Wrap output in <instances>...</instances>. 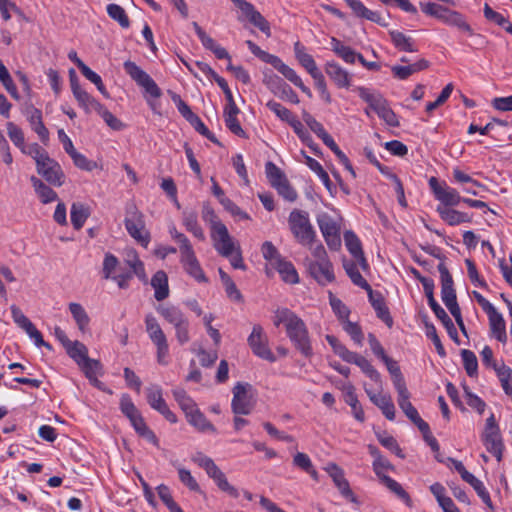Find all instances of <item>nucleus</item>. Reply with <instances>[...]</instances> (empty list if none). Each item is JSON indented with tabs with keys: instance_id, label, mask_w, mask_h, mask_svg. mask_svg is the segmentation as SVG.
<instances>
[{
	"instance_id": "nucleus-1",
	"label": "nucleus",
	"mask_w": 512,
	"mask_h": 512,
	"mask_svg": "<svg viewBox=\"0 0 512 512\" xmlns=\"http://www.w3.org/2000/svg\"><path fill=\"white\" fill-rule=\"evenodd\" d=\"M281 324L285 326L287 336L295 349L305 358H311L314 353L305 322L290 309L283 308L278 309L274 316V325L278 327Z\"/></svg>"
},
{
	"instance_id": "nucleus-2",
	"label": "nucleus",
	"mask_w": 512,
	"mask_h": 512,
	"mask_svg": "<svg viewBox=\"0 0 512 512\" xmlns=\"http://www.w3.org/2000/svg\"><path fill=\"white\" fill-rule=\"evenodd\" d=\"M168 232L171 239L179 246L180 263L182 264L185 272L193 277L197 282H208V278L201 268L188 237L184 233L178 231L174 224L169 225Z\"/></svg>"
},
{
	"instance_id": "nucleus-3",
	"label": "nucleus",
	"mask_w": 512,
	"mask_h": 512,
	"mask_svg": "<svg viewBox=\"0 0 512 512\" xmlns=\"http://www.w3.org/2000/svg\"><path fill=\"white\" fill-rule=\"evenodd\" d=\"M288 225L292 235L299 244L308 248L312 247V244L315 243L316 240V231L306 211L299 209L292 210L288 217Z\"/></svg>"
},
{
	"instance_id": "nucleus-4",
	"label": "nucleus",
	"mask_w": 512,
	"mask_h": 512,
	"mask_svg": "<svg viewBox=\"0 0 512 512\" xmlns=\"http://www.w3.org/2000/svg\"><path fill=\"white\" fill-rule=\"evenodd\" d=\"M420 8L426 15L435 17L443 23L456 27L460 31L467 33L469 36L474 35V31L466 21L465 17L458 11L451 10L437 3H420Z\"/></svg>"
},
{
	"instance_id": "nucleus-5",
	"label": "nucleus",
	"mask_w": 512,
	"mask_h": 512,
	"mask_svg": "<svg viewBox=\"0 0 512 512\" xmlns=\"http://www.w3.org/2000/svg\"><path fill=\"white\" fill-rule=\"evenodd\" d=\"M120 410L129 419L131 425L138 433L139 436L145 438L147 441L155 446H159V440L155 433L147 426L140 411L134 405L131 397L128 394H123L120 399Z\"/></svg>"
},
{
	"instance_id": "nucleus-6",
	"label": "nucleus",
	"mask_w": 512,
	"mask_h": 512,
	"mask_svg": "<svg viewBox=\"0 0 512 512\" xmlns=\"http://www.w3.org/2000/svg\"><path fill=\"white\" fill-rule=\"evenodd\" d=\"M360 98L365 101L369 107L377 113V115L383 119L389 126L398 127L399 121L396 114L388 106V103L384 97L378 92H372L368 88L359 86L355 89Z\"/></svg>"
},
{
	"instance_id": "nucleus-7",
	"label": "nucleus",
	"mask_w": 512,
	"mask_h": 512,
	"mask_svg": "<svg viewBox=\"0 0 512 512\" xmlns=\"http://www.w3.org/2000/svg\"><path fill=\"white\" fill-rule=\"evenodd\" d=\"M124 224L128 234L134 240L145 248L149 245L151 237L145 227L144 215L133 203L126 206Z\"/></svg>"
},
{
	"instance_id": "nucleus-8",
	"label": "nucleus",
	"mask_w": 512,
	"mask_h": 512,
	"mask_svg": "<svg viewBox=\"0 0 512 512\" xmlns=\"http://www.w3.org/2000/svg\"><path fill=\"white\" fill-rule=\"evenodd\" d=\"M145 327L151 342L156 347L157 362L163 366L168 365L169 344L167 336L153 314L149 313L145 316Z\"/></svg>"
},
{
	"instance_id": "nucleus-9",
	"label": "nucleus",
	"mask_w": 512,
	"mask_h": 512,
	"mask_svg": "<svg viewBox=\"0 0 512 512\" xmlns=\"http://www.w3.org/2000/svg\"><path fill=\"white\" fill-rule=\"evenodd\" d=\"M193 461L206 471L208 476L214 480L221 491L227 493L233 498L239 497L238 490L228 482L225 474L210 457L202 453H198L193 458Z\"/></svg>"
},
{
	"instance_id": "nucleus-10",
	"label": "nucleus",
	"mask_w": 512,
	"mask_h": 512,
	"mask_svg": "<svg viewBox=\"0 0 512 512\" xmlns=\"http://www.w3.org/2000/svg\"><path fill=\"white\" fill-rule=\"evenodd\" d=\"M249 383L238 382L233 388L231 408L236 415H248L254 408V400Z\"/></svg>"
},
{
	"instance_id": "nucleus-11",
	"label": "nucleus",
	"mask_w": 512,
	"mask_h": 512,
	"mask_svg": "<svg viewBox=\"0 0 512 512\" xmlns=\"http://www.w3.org/2000/svg\"><path fill=\"white\" fill-rule=\"evenodd\" d=\"M316 220L327 246L331 250H339L341 247L339 224L325 212L318 214Z\"/></svg>"
},
{
	"instance_id": "nucleus-12",
	"label": "nucleus",
	"mask_w": 512,
	"mask_h": 512,
	"mask_svg": "<svg viewBox=\"0 0 512 512\" xmlns=\"http://www.w3.org/2000/svg\"><path fill=\"white\" fill-rule=\"evenodd\" d=\"M254 355L271 363L276 361L275 355L268 346V337L260 324H255L247 339Z\"/></svg>"
},
{
	"instance_id": "nucleus-13",
	"label": "nucleus",
	"mask_w": 512,
	"mask_h": 512,
	"mask_svg": "<svg viewBox=\"0 0 512 512\" xmlns=\"http://www.w3.org/2000/svg\"><path fill=\"white\" fill-rule=\"evenodd\" d=\"M125 72L145 91L154 98H159L162 95L161 89L156 82L142 70L135 62L127 60L123 64Z\"/></svg>"
},
{
	"instance_id": "nucleus-14",
	"label": "nucleus",
	"mask_w": 512,
	"mask_h": 512,
	"mask_svg": "<svg viewBox=\"0 0 512 512\" xmlns=\"http://www.w3.org/2000/svg\"><path fill=\"white\" fill-rule=\"evenodd\" d=\"M262 61L273 66L278 72H280L288 81L298 87L304 94L309 98L312 97V92L307 87L301 77L296 73L294 69L286 65L278 56L266 52Z\"/></svg>"
},
{
	"instance_id": "nucleus-15",
	"label": "nucleus",
	"mask_w": 512,
	"mask_h": 512,
	"mask_svg": "<svg viewBox=\"0 0 512 512\" xmlns=\"http://www.w3.org/2000/svg\"><path fill=\"white\" fill-rule=\"evenodd\" d=\"M429 187L435 198L443 205L442 207H453L463 202L464 198L456 189L450 187L446 182H439L436 177L429 179Z\"/></svg>"
},
{
	"instance_id": "nucleus-16",
	"label": "nucleus",
	"mask_w": 512,
	"mask_h": 512,
	"mask_svg": "<svg viewBox=\"0 0 512 512\" xmlns=\"http://www.w3.org/2000/svg\"><path fill=\"white\" fill-rule=\"evenodd\" d=\"M264 84L275 95L291 103L298 104V95L293 89L279 76L275 74L265 75Z\"/></svg>"
},
{
	"instance_id": "nucleus-17",
	"label": "nucleus",
	"mask_w": 512,
	"mask_h": 512,
	"mask_svg": "<svg viewBox=\"0 0 512 512\" xmlns=\"http://www.w3.org/2000/svg\"><path fill=\"white\" fill-rule=\"evenodd\" d=\"M213 241V247L224 258L232 256V253L240 247L230 236L227 227L218 228V230L210 233Z\"/></svg>"
},
{
	"instance_id": "nucleus-18",
	"label": "nucleus",
	"mask_w": 512,
	"mask_h": 512,
	"mask_svg": "<svg viewBox=\"0 0 512 512\" xmlns=\"http://www.w3.org/2000/svg\"><path fill=\"white\" fill-rule=\"evenodd\" d=\"M37 172L53 186H61L64 183L65 175L60 164L48 156L40 165L36 166Z\"/></svg>"
},
{
	"instance_id": "nucleus-19",
	"label": "nucleus",
	"mask_w": 512,
	"mask_h": 512,
	"mask_svg": "<svg viewBox=\"0 0 512 512\" xmlns=\"http://www.w3.org/2000/svg\"><path fill=\"white\" fill-rule=\"evenodd\" d=\"M308 271L310 275L320 284L327 285L335 280L333 265L330 260L309 261Z\"/></svg>"
},
{
	"instance_id": "nucleus-20",
	"label": "nucleus",
	"mask_w": 512,
	"mask_h": 512,
	"mask_svg": "<svg viewBox=\"0 0 512 512\" xmlns=\"http://www.w3.org/2000/svg\"><path fill=\"white\" fill-rule=\"evenodd\" d=\"M325 470L332 478L335 486L339 489L340 493L348 498L351 502L357 503V498L353 494L349 482L345 478L344 471L335 463H329Z\"/></svg>"
},
{
	"instance_id": "nucleus-21",
	"label": "nucleus",
	"mask_w": 512,
	"mask_h": 512,
	"mask_svg": "<svg viewBox=\"0 0 512 512\" xmlns=\"http://www.w3.org/2000/svg\"><path fill=\"white\" fill-rule=\"evenodd\" d=\"M398 393V405L407 416L418 428H426V422L420 417L417 409L410 402V393L407 388L397 391Z\"/></svg>"
},
{
	"instance_id": "nucleus-22",
	"label": "nucleus",
	"mask_w": 512,
	"mask_h": 512,
	"mask_svg": "<svg viewBox=\"0 0 512 512\" xmlns=\"http://www.w3.org/2000/svg\"><path fill=\"white\" fill-rule=\"evenodd\" d=\"M438 271L441 279V298L445 306L457 301L453 278L444 263H439Z\"/></svg>"
},
{
	"instance_id": "nucleus-23",
	"label": "nucleus",
	"mask_w": 512,
	"mask_h": 512,
	"mask_svg": "<svg viewBox=\"0 0 512 512\" xmlns=\"http://www.w3.org/2000/svg\"><path fill=\"white\" fill-rule=\"evenodd\" d=\"M368 293L369 301L374 308L377 317L381 319L388 327H392L393 319L390 315L389 309L386 306L385 300L380 292H374L370 287V290H366Z\"/></svg>"
},
{
	"instance_id": "nucleus-24",
	"label": "nucleus",
	"mask_w": 512,
	"mask_h": 512,
	"mask_svg": "<svg viewBox=\"0 0 512 512\" xmlns=\"http://www.w3.org/2000/svg\"><path fill=\"white\" fill-rule=\"evenodd\" d=\"M325 73L338 88H348L351 83V76L335 61H328L325 64Z\"/></svg>"
},
{
	"instance_id": "nucleus-25",
	"label": "nucleus",
	"mask_w": 512,
	"mask_h": 512,
	"mask_svg": "<svg viewBox=\"0 0 512 512\" xmlns=\"http://www.w3.org/2000/svg\"><path fill=\"white\" fill-rule=\"evenodd\" d=\"M241 11L249 19V21L262 31L267 37L271 36V29L269 22L257 11L250 2L241 3Z\"/></svg>"
},
{
	"instance_id": "nucleus-26",
	"label": "nucleus",
	"mask_w": 512,
	"mask_h": 512,
	"mask_svg": "<svg viewBox=\"0 0 512 512\" xmlns=\"http://www.w3.org/2000/svg\"><path fill=\"white\" fill-rule=\"evenodd\" d=\"M365 391L370 401L382 411L388 420L393 421L395 419V406L391 396L382 393L376 394L369 389H365Z\"/></svg>"
},
{
	"instance_id": "nucleus-27",
	"label": "nucleus",
	"mask_w": 512,
	"mask_h": 512,
	"mask_svg": "<svg viewBox=\"0 0 512 512\" xmlns=\"http://www.w3.org/2000/svg\"><path fill=\"white\" fill-rule=\"evenodd\" d=\"M27 118L33 131L39 136L43 143H46L49 139V131L42 121L41 111L31 106L27 109Z\"/></svg>"
},
{
	"instance_id": "nucleus-28",
	"label": "nucleus",
	"mask_w": 512,
	"mask_h": 512,
	"mask_svg": "<svg viewBox=\"0 0 512 512\" xmlns=\"http://www.w3.org/2000/svg\"><path fill=\"white\" fill-rule=\"evenodd\" d=\"M436 211L439 213L440 218L450 226L469 223L472 220L469 214L452 209L450 207L447 208L438 206Z\"/></svg>"
},
{
	"instance_id": "nucleus-29",
	"label": "nucleus",
	"mask_w": 512,
	"mask_h": 512,
	"mask_svg": "<svg viewBox=\"0 0 512 512\" xmlns=\"http://www.w3.org/2000/svg\"><path fill=\"white\" fill-rule=\"evenodd\" d=\"M182 224L185 229L200 241L205 240V234L198 222L197 212L194 210H184L182 212Z\"/></svg>"
},
{
	"instance_id": "nucleus-30",
	"label": "nucleus",
	"mask_w": 512,
	"mask_h": 512,
	"mask_svg": "<svg viewBox=\"0 0 512 512\" xmlns=\"http://www.w3.org/2000/svg\"><path fill=\"white\" fill-rule=\"evenodd\" d=\"M154 288V297L157 301H163L169 296L168 276L165 271L158 270L151 279Z\"/></svg>"
},
{
	"instance_id": "nucleus-31",
	"label": "nucleus",
	"mask_w": 512,
	"mask_h": 512,
	"mask_svg": "<svg viewBox=\"0 0 512 512\" xmlns=\"http://www.w3.org/2000/svg\"><path fill=\"white\" fill-rule=\"evenodd\" d=\"M124 263L134 271L135 276L143 283H147L148 278L145 272L144 263L140 260L135 249H129L125 253Z\"/></svg>"
},
{
	"instance_id": "nucleus-32",
	"label": "nucleus",
	"mask_w": 512,
	"mask_h": 512,
	"mask_svg": "<svg viewBox=\"0 0 512 512\" xmlns=\"http://www.w3.org/2000/svg\"><path fill=\"white\" fill-rule=\"evenodd\" d=\"M157 312L174 328L188 321V318L184 315V313L175 306L160 305L157 307Z\"/></svg>"
},
{
	"instance_id": "nucleus-33",
	"label": "nucleus",
	"mask_w": 512,
	"mask_h": 512,
	"mask_svg": "<svg viewBox=\"0 0 512 512\" xmlns=\"http://www.w3.org/2000/svg\"><path fill=\"white\" fill-rule=\"evenodd\" d=\"M344 1L351 8L353 13L357 17L370 20V21L378 23L380 25H385L384 23H382V18L380 16V14L366 8L361 1H359V0H344Z\"/></svg>"
},
{
	"instance_id": "nucleus-34",
	"label": "nucleus",
	"mask_w": 512,
	"mask_h": 512,
	"mask_svg": "<svg viewBox=\"0 0 512 512\" xmlns=\"http://www.w3.org/2000/svg\"><path fill=\"white\" fill-rule=\"evenodd\" d=\"M187 422L201 433H216L215 426L206 418V416L197 408L186 418Z\"/></svg>"
},
{
	"instance_id": "nucleus-35",
	"label": "nucleus",
	"mask_w": 512,
	"mask_h": 512,
	"mask_svg": "<svg viewBox=\"0 0 512 512\" xmlns=\"http://www.w3.org/2000/svg\"><path fill=\"white\" fill-rule=\"evenodd\" d=\"M294 53H295V57L298 60V62L300 63V65L310 75L319 71L314 58L312 57V55H310L306 52V48L299 41H297L294 44Z\"/></svg>"
},
{
	"instance_id": "nucleus-36",
	"label": "nucleus",
	"mask_w": 512,
	"mask_h": 512,
	"mask_svg": "<svg viewBox=\"0 0 512 512\" xmlns=\"http://www.w3.org/2000/svg\"><path fill=\"white\" fill-rule=\"evenodd\" d=\"M490 330L493 337L499 342L505 343L507 341L505 321L497 310L494 313L488 314Z\"/></svg>"
},
{
	"instance_id": "nucleus-37",
	"label": "nucleus",
	"mask_w": 512,
	"mask_h": 512,
	"mask_svg": "<svg viewBox=\"0 0 512 512\" xmlns=\"http://www.w3.org/2000/svg\"><path fill=\"white\" fill-rule=\"evenodd\" d=\"M429 67V62L426 59H420L417 62L407 66H393V75L401 80L407 79L412 74L423 71Z\"/></svg>"
},
{
	"instance_id": "nucleus-38",
	"label": "nucleus",
	"mask_w": 512,
	"mask_h": 512,
	"mask_svg": "<svg viewBox=\"0 0 512 512\" xmlns=\"http://www.w3.org/2000/svg\"><path fill=\"white\" fill-rule=\"evenodd\" d=\"M89 216L90 208L87 205L80 202L72 204L70 218L74 229L80 230Z\"/></svg>"
},
{
	"instance_id": "nucleus-39",
	"label": "nucleus",
	"mask_w": 512,
	"mask_h": 512,
	"mask_svg": "<svg viewBox=\"0 0 512 512\" xmlns=\"http://www.w3.org/2000/svg\"><path fill=\"white\" fill-rule=\"evenodd\" d=\"M173 397L175 401L178 403L179 407L185 414L187 418L188 415H191L194 410L198 408L195 401L187 394V392L183 388H175L172 390Z\"/></svg>"
},
{
	"instance_id": "nucleus-40",
	"label": "nucleus",
	"mask_w": 512,
	"mask_h": 512,
	"mask_svg": "<svg viewBox=\"0 0 512 512\" xmlns=\"http://www.w3.org/2000/svg\"><path fill=\"white\" fill-rule=\"evenodd\" d=\"M344 400L351 407L355 419L358 420L359 422H364L365 414L360 402L358 401L357 395L355 393V388L352 384H349L346 387Z\"/></svg>"
},
{
	"instance_id": "nucleus-41",
	"label": "nucleus",
	"mask_w": 512,
	"mask_h": 512,
	"mask_svg": "<svg viewBox=\"0 0 512 512\" xmlns=\"http://www.w3.org/2000/svg\"><path fill=\"white\" fill-rule=\"evenodd\" d=\"M331 49L337 56L349 64L355 63L360 54L356 53L351 47L344 45L335 37L331 38Z\"/></svg>"
},
{
	"instance_id": "nucleus-42",
	"label": "nucleus",
	"mask_w": 512,
	"mask_h": 512,
	"mask_svg": "<svg viewBox=\"0 0 512 512\" xmlns=\"http://www.w3.org/2000/svg\"><path fill=\"white\" fill-rule=\"evenodd\" d=\"M273 267L279 272L283 281L290 284L298 283V273L290 261H286L282 258L278 260V262H275Z\"/></svg>"
},
{
	"instance_id": "nucleus-43",
	"label": "nucleus",
	"mask_w": 512,
	"mask_h": 512,
	"mask_svg": "<svg viewBox=\"0 0 512 512\" xmlns=\"http://www.w3.org/2000/svg\"><path fill=\"white\" fill-rule=\"evenodd\" d=\"M379 481L382 485L389 489L390 492L394 493L399 499H401L406 505H412V500L409 494L396 480L392 479L388 475H383V477L380 478Z\"/></svg>"
},
{
	"instance_id": "nucleus-44",
	"label": "nucleus",
	"mask_w": 512,
	"mask_h": 512,
	"mask_svg": "<svg viewBox=\"0 0 512 512\" xmlns=\"http://www.w3.org/2000/svg\"><path fill=\"white\" fill-rule=\"evenodd\" d=\"M78 104L87 112L97 111L101 109L99 103L94 97L87 93L84 89L80 88L72 92Z\"/></svg>"
},
{
	"instance_id": "nucleus-45",
	"label": "nucleus",
	"mask_w": 512,
	"mask_h": 512,
	"mask_svg": "<svg viewBox=\"0 0 512 512\" xmlns=\"http://www.w3.org/2000/svg\"><path fill=\"white\" fill-rule=\"evenodd\" d=\"M30 180L42 203L47 204L57 199V193L39 178L32 176Z\"/></svg>"
},
{
	"instance_id": "nucleus-46",
	"label": "nucleus",
	"mask_w": 512,
	"mask_h": 512,
	"mask_svg": "<svg viewBox=\"0 0 512 512\" xmlns=\"http://www.w3.org/2000/svg\"><path fill=\"white\" fill-rule=\"evenodd\" d=\"M293 465L309 474L313 480H319L318 472L314 468V465L307 454L297 452L293 457Z\"/></svg>"
},
{
	"instance_id": "nucleus-47",
	"label": "nucleus",
	"mask_w": 512,
	"mask_h": 512,
	"mask_svg": "<svg viewBox=\"0 0 512 512\" xmlns=\"http://www.w3.org/2000/svg\"><path fill=\"white\" fill-rule=\"evenodd\" d=\"M69 311L72 314V317L76 322L79 330L85 332L90 323V318L83 306L79 303L71 302L69 304Z\"/></svg>"
},
{
	"instance_id": "nucleus-48",
	"label": "nucleus",
	"mask_w": 512,
	"mask_h": 512,
	"mask_svg": "<svg viewBox=\"0 0 512 512\" xmlns=\"http://www.w3.org/2000/svg\"><path fill=\"white\" fill-rule=\"evenodd\" d=\"M348 363H353L357 365L371 380L375 382L380 381V374L378 371L371 365V363L362 355L354 352Z\"/></svg>"
},
{
	"instance_id": "nucleus-49",
	"label": "nucleus",
	"mask_w": 512,
	"mask_h": 512,
	"mask_svg": "<svg viewBox=\"0 0 512 512\" xmlns=\"http://www.w3.org/2000/svg\"><path fill=\"white\" fill-rule=\"evenodd\" d=\"M389 35L394 46L400 51L416 52L417 48L414 46V41L411 37L406 36L404 33L399 31H390Z\"/></svg>"
},
{
	"instance_id": "nucleus-50",
	"label": "nucleus",
	"mask_w": 512,
	"mask_h": 512,
	"mask_svg": "<svg viewBox=\"0 0 512 512\" xmlns=\"http://www.w3.org/2000/svg\"><path fill=\"white\" fill-rule=\"evenodd\" d=\"M432 311L434 312L435 316L442 322V324L446 328L449 336L457 344H459V337H458L457 329H456L453 321L451 320V318L446 313V311L440 305L433 308Z\"/></svg>"
},
{
	"instance_id": "nucleus-51",
	"label": "nucleus",
	"mask_w": 512,
	"mask_h": 512,
	"mask_svg": "<svg viewBox=\"0 0 512 512\" xmlns=\"http://www.w3.org/2000/svg\"><path fill=\"white\" fill-rule=\"evenodd\" d=\"M482 440L486 449L496 457L498 462H500L502 460V452L504 447L501 434L482 436Z\"/></svg>"
},
{
	"instance_id": "nucleus-52",
	"label": "nucleus",
	"mask_w": 512,
	"mask_h": 512,
	"mask_svg": "<svg viewBox=\"0 0 512 512\" xmlns=\"http://www.w3.org/2000/svg\"><path fill=\"white\" fill-rule=\"evenodd\" d=\"M382 361L387 366V369L392 377V381L396 391L407 388L404 377L401 373L400 367L398 366L397 362L392 360L390 357H387L386 360Z\"/></svg>"
},
{
	"instance_id": "nucleus-53",
	"label": "nucleus",
	"mask_w": 512,
	"mask_h": 512,
	"mask_svg": "<svg viewBox=\"0 0 512 512\" xmlns=\"http://www.w3.org/2000/svg\"><path fill=\"white\" fill-rule=\"evenodd\" d=\"M146 398L150 407L156 411L161 410L167 404L163 398L162 389L157 385H152L146 389Z\"/></svg>"
},
{
	"instance_id": "nucleus-54",
	"label": "nucleus",
	"mask_w": 512,
	"mask_h": 512,
	"mask_svg": "<svg viewBox=\"0 0 512 512\" xmlns=\"http://www.w3.org/2000/svg\"><path fill=\"white\" fill-rule=\"evenodd\" d=\"M496 374L505 394L512 399V369L502 363L500 368L496 369Z\"/></svg>"
},
{
	"instance_id": "nucleus-55",
	"label": "nucleus",
	"mask_w": 512,
	"mask_h": 512,
	"mask_svg": "<svg viewBox=\"0 0 512 512\" xmlns=\"http://www.w3.org/2000/svg\"><path fill=\"white\" fill-rule=\"evenodd\" d=\"M67 354L78 364L80 365L88 358V349L87 347L79 342L72 341L71 345H68L66 348Z\"/></svg>"
},
{
	"instance_id": "nucleus-56",
	"label": "nucleus",
	"mask_w": 512,
	"mask_h": 512,
	"mask_svg": "<svg viewBox=\"0 0 512 512\" xmlns=\"http://www.w3.org/2000/svg\"><path fill=\"white\" fill-rule=\"evenodd\" d=\"M344 269L347 273V275L350 277L353 284L356 286L361 287L365 290H370L369 283L363 278V276L360 274L357 264L355 262H345L344 263Z\"/></svg>"
},
{
	"instance_id": "nucleus-57",
	"label": "nucleus",
	"mask_w": 512,
	"mask_h": 512,
	"mask_svg": "<svg viewBox=\"0 0 512 512\" xmlns=\"http://www.w3.org/2000/svg\"><path fill=\"white\" fill-rule=\"evenodd\" d=\"M106 10H107V14L109 15V17L111 19H113L114 21L118 22V24L122 28H129L130 20H129V17L123 7H121L118 4L112 3L107 6Z\"/></svg>"
},
{
	"instance_id": "nucleus-58",
	"label": "nucleus",
	"mask_w": 512,
	"mask_h": 512,
	"mask_svg": "<svg viewBox=\"0 0 512 512\" xmlns=\"http://www.w3.org/2000/svg\"><path fill=\"white\" fill-rule=\"evenodd\" d=\"M461 357L464 369L468 376L475 377L478 374V361L475 353L471 350L462 349Z\"/></svg>"
},
{
	"instance_id": "nucleus-59",
	"label": "nucleus",
	"mask_w": 512,
	"mask_h": 512,
	"mask_svg": "<svg viewBox=\"0 0 512 512\" xmlns=\"http://www.w3.org/2000/svg\"><path fill=\"white\" fill-rule=\"evenodd\" d=\"M202 219L210 227V233L224 228L225 225L220 221L214 209L209 204H204L202 208Z\"/></svg>"
},
{
	"instance_id": "nucleus-60",
	"label": "nucleus",
	"mask_w": 512,
	"mask_h": 512,
	"mask_svg": "<svg viewBox=\"0 0 512 512\" xmlns=\"http://www.w3.org/2000/svg\"><path fill=\"white\" fill-rule=\"evenodd\" d=\"M326 340L332 347L335 354H337L343 361L349 362L354 352L348 350L335 336L326 335Z\"/></svg>"
},
{
	"instance_id": "nucleus-61",
	"label": "nucleus",
	"mask_w": 512,
	"mask_h": 512,
	"mask_svg": "<svg viewBox=\"0 0 512 512\" xmlns=\"http://www.w3.org/2000/svg\"><path fill=\"white\" fill-rule=\"evenodd\" d=\"M344 240L347 250L353 257L361 256L363 253L362 245L360 239L353 231H346L344 233Z\"/></svg>"
},
{
	"instance_id": "nucleus-62",
	"label": "nucleus",
	"mask_w": 512,
	"mask_h": 512,
	"mask_svg": "<svg viewBox=\"0 0 512 512\" xmlns=\"http://www.w3.org/2000/svg\"><path fill=\"white\" fill-rule=\"evenodd\" d=\"M7 134L15 146H17L20 150L24 149L25 138L23 130L20 127H18L13 122H8Z\"/></svg>"
},
{
	"instance_id": "nucleus-63",
	"label": "nucleus",
	"mask_w": 512,
	"mask_h": 512,
	"mask_svg": "<svg viewBox=\"0 0 512 512\" xmlns=\"http://www.w3.org/2000/svg\"><path fill=\"white\" fill-rule=\"evenodd\" d=\"M79 367L84 372L87 378H92V376H98L102 374V364L100 361L87 358L84 362H82Z\"/></svg>"
},
{
	"instance_id": "nucleus-64",
	"label": "nucleus",
	"mask_w": 512,
	"mask_h": 512,
	"mask_svg": "<svg viewBox=\"0 0 512 512\" xmlns=\"http://www.w3.org/2000/svg\"><path fill=\"white\" fill-rule=\"evenodd\" d=\"M265 170L267 178L269 179V182L272 185V187H275L276 185L280 184L281 182L287 179L284 173L280 170V168H278L272 162L266 163Z\"/></svg>"
}]
</instances>
